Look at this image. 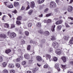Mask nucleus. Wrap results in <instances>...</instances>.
Instances as JSON below:
<instances>
[{
  "instance_id": "obj_24",
  "label": "nucleus",
  "mask_w": 73,
  "mask_h": 73,
  "mask_svg": "<svg viewBox=\"0 0 73 73\" xmlns=\"http://www.w3.org/2000/svg\"><path fill=\"white\" fill-rule=\"evenodd\" d=\"M45 0H38V3L39 4H42L43 3H44Z\"/></svg>"
},
{
  "instance_id": "obj_61",
  "label": "nucleus",
  "mask_w": 73,
  "mask_h": 73,
  "mask_svg": "<svg viewBox=\"0 0 73 73\" xmlns=\"http://www.w3.org/2000/svg\"><path fill=\"white\" fill-rule=\"evenodd\" d=\"M69 24H70V25H73V21H72L71 22H70L69 23Z\"/></svg>"
},
{
  "instance_id": "obj_62",
  "label": "nucleus",
  "mask_w": 73,
  "mask_h": 73,
  "mask_svg": "<svg viewBox=\"0 0 73 73\" xmlns=\"http://www.w3.org/2000/svg\"><path fill=\"white\" fill-rule=\"evenodd\" d=\"M27 73H32V72L31 71H28L27 72Z\"/></svg>"
},
{
  "instance_id": "obj_26",
  "label": "nucleus",
  "mask_w": 73,
  "mask_h": 73,
  "mask_svg": "<svg viewBox=\"0 0 73 73\" xmlns=\"http://www.w3.org/2000/svg\"><path fill=\"white\" fill-rule=\"evenodd\" d=\"M33 10L31 9L28 12V14L29 15H32V12H33Z\"/></svg>"
},
{
  "instance_id": "obj_47",
  "label": "nucleus",
  "mask_w": 73,
  "mask_h": 73,
  "mask_svg": "<svg viewBox=\"0 0 73 73\" xmlns=\"http://www.w3.org/2000/svg\"><path fill=\"white\" fill-rule=\"evenodd\" d=\"M52 21L50 19H48L47 21V22L48 23H51Z\"/></svg>"
},
{
  "instance_id": "obj_43",
  "label": "nucleus",
  "mask_w": 73,
  "mask_h": 73,
  "mask_svg": "<svg viewBox=\"0 0 73 73\" xmlns=\"http://www.w3.org/2000/svg\"><path fill=\"white\" fill-rule=\"evenodd\" d=\"M26 63H27L26 62V61H24L22 62V64L24 65H26Z\"/></svg>"
},
{
  "instance_id": "obj_53",
  "label": "nucleus",
  "mask_w": 73,
  "mask_h": 73,
  "mask_svg": "<svg viewBox=\"0 0 73 73\" xmlns=\"http://www.w3.org/2000/svg\"><path fill=\"white\" fill-rule=\"evenodd\" d=\"M17 62H19L20 61V59L19 58H18L16 59V60Z\"/></svg>"
},
{
  "instance_id": "obj_41",
  "label": "nucleus",
  "mask_w": 73,
  "mask_h": 73,
  "mask_svg": "<svg viewBox=\"0 0 73 73\" xmlns=\"http://www.w3.org/2000/svg\"><path fill=\"white\" fill-rule=\"evenodd\" d=\"M38 33H40V34H42L43 33V32L42 30H39L38 31Z\"/></svg>"
},
{
  "instance_id": "obj_33",
  "label": "nucleus",
  "mask_w": 73,
  "mask_h": 73,
  "mask_svg": "<svg viewBox=\"0 0 73 73\" xmlns=\"http://www.w3.org/2000/svg\"><path fill=\"white\" fill-rule=\"evenodd\" d=\"M51 40L52 41L55 40V37L54 36H52L51 38Z\"/></svg>"
},
{
  "instance_id": "obj_13",
  "label": "nucleus",
  "mask_w": 73,
  "mask_h": 73,
  "mask_svg": "<svg viewBox=\"0 0 73 73\" xmlns=\"http://www.w3.org/2000/svg\"><path fill=\"white\" fill-rule=\"evenodd\" d=\"M44 34H45V35L46 36H48L49 35V32L48 31H45L44 33Z\"/></svg>"
},
{
  "instance_id": "obj_23",
  "label": "nucleus",
  "mask_w": 73,
  "mask_h": 73,
  "mask_svg": "<svg viewBox=\"0 0 73 73\" xmlns=\"http://www.w3.org/2000/svg\"><path fill=\"white\" fill-rule=\"evenodd\" d=\"M2 65L3 67H6L7 65V63L6 62H4L3 63Z\"/></svg>"
},
{
  "instance_id": "obj_27",
  "label": "nucleus",
  "mask_w": 73,
  "mask_h": 73,
  "mask_svg": "<svg viewBox=\"0 0 73 73\" xmlns=\"http://www.w3.org/2000/svg\"><path fill=\"white\" fill-rule=\"evenodd\" d=\"M62 28V26L61 25H58L57 27V30H60L61 28Z\"/></svg>"
},
{
  "instance_id": "obj_37",
  "label": "nucleus",
  "mask_w": 73,
  "mask_h": 73,
  "mask_svg": "<svg viewBox=\"0 0 73 73\" xmlns=\"http://www.w3.org/2000/svg\"><path fill=\"white\" fill-rule=\"evenodd\" d=\"M61 66L62 67V69H66V65H62Z\"/></svg>"
},
{
  "instance_id": "obj_42",
  "label": "nucleus",
  "mask_w": 73,
  "mask_h": 73,
  "mask_svg": "<svg viewBox=\"0 0 73 73\" xmlns=\"http://www.w3.org/2000/svg\"><path fill=\"white\" fill-rule=\"evenodd\" d=\"M43 68L45 69H47L48 68V66L47 65H45L44 66Z\"/></svg>"
},
{
  "instance_id": "obj_49",
  "label": "nucleus",
  "mask_w": 73,
  "mask_h": 73,
  "mask_svg": "<svg viewBox=\"0 0 73 73\" xmlns=\"http://www.w3.org/2000/svg\"><path fill=\"white\" fill-rule=\"evenodd\" d=\"M48 8H46V9H45L44 10V12H45L46 13V12H47L48 11Z\"/></svg>"
},
{
  "instance_id": "obj_14",
  "label": "nucleus",
  "mask_w": 73,
  "mask_h": 73,
  "mask_svg": "<svg viewBox=\"0 0 73 73\" xmlns=\"http://www.w3.org/2000/svg\"><path fill=\"white\" fill-rule=\"evenodd\" d=\"M64 38L65 40H66V41H67V40H68L69 39V38H70V37L68 36H64Z\"/></svg>"
},
{
  "instance_id": "obj_1",
  "label": "nucleus",
  "mask_w": 73,
  "mask_h": 73,
  "mask_svg": "<svg viewBox=\"0 0 73 73\" xmlns=\"http://www.w3.org/2000/svg\"><path fill=\"white\" fill-rule=\"evenodd\" d=\"M56 6V3L53 1L51 2L50 3V8L51 9L53 8Z\"/></svg>"
},
{
  "instance_id": "obj_60",
  "label": "nucleus",
  "mask_w": 73,
  "mask_h": 73,
  "mask_svg": "<svg viewBox=\"0 0 73 73\" xmlns=\"http://www.w3.org/2000/svg\"><path fill=\"white\" fill-rule=\"evenodd\" d=\"M56 69L58 71H60V68H59V67L56 68Z\"/></svg>"
},
{
  "instance_id": "obj_57",
  "label": "nucleus",
  "mask_w": 73,
  "mask_h": 73,
  "mask_svg": "<svg viewBox=\"0 0 73 73\" xmlns=\"http://www.w3.org/2000/svg\"><path fill=\"white\" fill-rule=\"evenodd\" d=\"M15 28V25L13 24L11 25V28Z\"/></svg>"
},
{
  "instance_id": "obj_25",
  "label": "nucleus",
  "mask_w": 73,
  "mask_h": 73,
  "mask_svg": "<svg viewBox=\"0 0 73 73\" xmlns=\"http://www.w3.org/2000/svg\"><path fill=\"white\" fill-rule=\"evenodd\" d=\"M55 12H56L57 13H60V9L58 8L55 9Z\"/></svg>"
},
{
  "instance_id": "obj_19",
  "label": "nucleus",
  "mask_w": 73,
  "mask_h": 73,
  "mask_svg": "<svg viewBox=\"0 0 73 73\" xmlns=\"http://www.w3.org/2000/svg\"><path fill=\"white\" fill-rule=\"evenodd\" d=\"M38 70V68H34L33 69L32 72L33 73H35Z\"/></svg>"
},
{
  "instance_id": "obj_54",
  "label": "nucleus",
  "mask_w": 73,
  "mask_h": 73,
  "mask_svg": "<svg viewBox=\"0 0 73 73\" xmlns=\"http://www.w3.org/2000/svg\"><path fill=\"white\" fill-rule=\"evenodd\" d=\"M4 3L6 6H7V5L8 4V2H4Z\"/></svg>"
},
{
  "instance_id": "obj_6",
  "label": "nucleus",
  "mask_w": 73,
  "mask_h": 73,
  "mask_svg": "<svg viewBox=\"0 0 73 73\" xmlns=\"http://www.w3.org/2000/svg\"><path fill=\"white\" fill-rule=\"evenodd\" d=\"M56 53L58 55H60L61 54V50L59 49H57L56 51Z\"/></svg>"
},
{
  "instance_id": "obj_10",
  "label": "nucleus",
  "mask_w": 73,
  "mask_h": 73,
  "mask_svg": "<svg viewBox=\"0 0 73 73\" xmlns=\"http://www.w3.org/2000/svg\"><path fill=\"white\" fill-rule=\"evenodd\" d=\"M35 3L34 1H32L31 3V7L32 8H33L35 7Z\"/></svg>"
},
{
  "instance_id": "obj_15",
  "label": "nucleus",
  "mask_w": 73,
  "mask_h": 73,
  "mask_svg": "<svg viewBox=\"0 0 73 73\" xmlns=\"http://www.w3.org/2000/svg\"><path fill=\"white\" fill-rule=\"evenodd\" d=\"M62 60L64 62H65L66 61V58L65 57H63L62 58Z\"/></svg>"
},
{
  "instance_id": "obj_45",
  "label": "nucleus",
  "mask_w": 73,
  "mask_h": 73,
  "mask_svg": "<svg viewBox=\"0 0 73 73\" xmlns=\"http://www.w3.org/2000/svg\"><path fill=\"white\" fill-rule=\"evenodd\" d=\"M15 73V71L13 70H10V73Z\"/></svg>"
},
{
  "instance_id": "obj_35",
  "label": "nucleus",
  "mask_w": 73,
  "mask_h": 73,
  "mask_svg": "<svg viewBox=\"0 0 73 73\" xmlns=\"http://www.w3.org/2000/svg\"><path fill=\"white\" fill-rule=\"evenodd\" d=\"M25 33L26 36H29V32L28 31H26L25 32Z\"/></svg>"
},
{
  "instance_id": "obj_48",
  "label": "nucleus",
  "mask_w": 73,
  "mask_h": 73,
  "mask_svg": "<svg viewBox=\"0 0 73 73\" xmlns=\"http://www.w3.org/2000/svg\"><path fill=\"white\" fill-rule=\"evenodd\" d=\"M31 49V45H29L27 47V50H29L30 49Z\"/></svg>"
},
{
  "instance_id": "obj_3",
  "label": "nucleus",
  "mask_w": 73,
  "mask_h": 73,
  "mask_svg": "<svg viewBox=\"0 0 73 73\" xmlns=\"http://www.w3.org/2000/svg\"><path fill=\"white\" fill-rule=\"evenodd\" d=\"M16 36V34L15 33H11L10 35V37L11 38H13Z\"/></svg>"
},
{
  "instance_id": "obj_4",
  "label": "nucleus",
  "mask_w": 73,
  "mask_h": 73,
  "mask_svg": "<svg viewBox=\"0 0 73 73\" xmlns=\"http://www.w3.org/2000/svg\"><path fill=\"white\" fill-rule=\"evenodd\" d=\"M67 10L69 12H72L73 10V7L72 6L69 5L68 7Z\"/></svg>"
},
{
  "instance_id": "obj_30",
  "label": "nucleus",
  "mask_w": 73,
  "mask_h": 73,
  "mask_svg": "<svg viewBox=\"0 0 73 73\" xmlns=\"http://www.w3.org/2000/svg\"><path fill=\"white\" fill-rule=\"evenodd\" d=\"M5 28H8L9 27V25L8 23H5L4 25Z\"/></svg>"
},
{
  "instance_id": "obj_34",
  "label": "nucleus",
  "mask_w": 73,
  "mask_h": 73,
  "mask_svg": "<svg viewBox=\"0 0 73 73\" xmlns=\"http://www.w3.org/2000/svg\"><path fill=\"white\" fill-rule=\"evenodd\" d=\"M22 17L21 16H19L17 18V20H21Z\"/></svg>"
},
{
  "instance_id": "obj_7",
  "label": "nucleus",
  "mask_w": 73,
  "mask_h": 73,
  "mask_svg": "<svg viewBox=\"0 0 73 73\" xmlns=\"http://www.w3.org/2000/svg\"><path fill=\"white\" fill-rule=\"evenodd\" d=\"M24 57L27 60L30 58V55L28 54H25L24 55Z\"/></svg>"
},
{
  "instance_id": "obj_11",
  "label": "nucleus",
  "mask_w": 73,
  "mask_h": 73,
  "mask_svg": "<svg viewBox=\"0 0 73 73\" xmlns=\"http://www.w3.org/2000/svg\"><path fill=\"white\" fill-rule=\"evenodd\" d=\"M62 20H60V21H58L56 22V24L57 25H59V24H62Z\"/></svg>"
},
{
  "instance_id": "obj_36",
  "label": "nucleus",
  "mask_w": 73,
  "mask_h": 73,
  "mask_svg": "<svg viewBox=\"0 0 73 73\" xmlns=\"http://www.w3.org/2000/svg\"><path fill=\"white\" fill-rule=\"evenodd\" d=\"M32 23H29L28 24V27H32Z\"/></svg>"
},
{
  "instance_id": "obj_46",
  "label": "nucleus",
  "mask_w": 73,
  "mask_h": 73,
  "mask_svg": "<svg viewBox=\"0 0 73 73\" xmlns=\"http://www.w3.org/2000/svg\"><path fill=\"white\" fill-rule=\"evenodd\" d=\"M28 6L26 8V11H27V10L29 9L30 8V7H29V5L28 4Z\"/></svg>"
},
{
  "instance_id": "obj_21",
  "label": "nucleus",
  "mask_w": 73,
  "mask_h": 73,
  "mask_svg": "<svg viewBox=\"0 0 73 73\" xmlns=\"http://www.w3.org/2000/svg\"><path fill=\"white\" fill-rule=\"evenodd\" d=\"M53 48H50L48 49V52H50V53H52V52H53Z\"/></svg>"
},
{
  "instance_id": "obj_52",
  "label": "nucleus",
  "mask_w": 73,
  "mask_h": 73,
  "mask_svg": "<svg viewBox=\"0 0 73 73\" xmlns=\"http://www.w3.org/2000/svg\"><path fill=\"white\" fill-rule=\"evenodd\" d=\"M21 42L23 44H24L25 43V42L24 40H22L21 41Z\"/></svg>"
},
{
  "instance_id": "obj_63",
  "label": "nucleus",
  "mask_w": 73,
  "mask_h": 73,
  "mask_svg": "<svg viewBox=\"0 0 73 73\" xmlns=\"http://www.w3.org/2000/svg\"><path fill=\"white\" fill-rule=\"evenodd\" d=\"M67 73H73V72L71 71H69L67 72Z\"/></svg>"
},
{
  "instance_id": "obj_39",
  "label": "nucleus",
  "mask_w": 73,
  "mask_h": 73,
  "mask_svg": "<svg viewBox=\"0 0 73 73\" xmlns=\"http://www.w3.org/2000/svg\"><path fill=\"white\" fill-rule=\"evenodd\" d=\"M16 23L17 25H20L21 24L20 21H16Z\"/></svg>"
},
{
  "instance_id": "obj_32",
  "label": "nucleus",
  "mask_w": 73,
  "mask_h": 73,
  "mask_svg": "<svg viewBox=\"0 0 73 73\" xmlns=\"http://www.w3.org/2000/svg\"><path fill=\"white\" fill-rule=\"evenodd\" d=\"M3 73H8V70L6 69H4L3 72Z\"/></svg>"
},
{
  "instance_id": "obj_22",
  "label": "nucleus",
  "mask_w": 73,
  "mask_h": 73,
  "mask_svg": "<svg viewBox=\"0 0 73 73\" xmlns=\"http://www.w3.org/2000/svg\"><path fill=\"white\" fill-rule=\"evenodd\" d=\"M69 42L70 44H73V37H72L71 40L69 41Z\"/></svg>"
},
{
  "instance_id": "obj_64",
  "label": "nucleus",
  "mask_w": 73,
  "mask_h": 73,
  "mask_svg": "<svg viewBox=\"0 0 73 73\" xmlns=\"http://www.w3.org/2000/svg\"><path fill=\"white\" fill-rule=\"evenodd\" d=\"M70 64H71V65H73V61H71L70 62Z\"/></svg>"
},
{
  "instance_id": "obj_28",
  "label": "nucleus",
  "mask_w": 73,
  "mask_h": 73,
  "mask_svg": "<svg viewBox=\"0 0 73 73\" xmlns=\"http://www.w3.org/2000/svg\"><path fill=\"white\" fill-rule=\"evenodd\" d=\"M7 7L9 8H13V5L12 4H11L10 5H8Z\"/></svg>"
},
{
  "instance_id": "obj_20",
  "label": "nucleus",
  "mask_w": 73,
  "mask_h": 73,
  "mask_svg": "<svg viewBox=\"0 0 73 73\" xmlns=\"http://www.w3.org/2000/svg\"><path fill=\"white\" fill-rule=\"evenodd\" d=\"M11 52V50L10 49L7 50L5 51V53L7 54H8V53H9Z\"/></svg>"
},
{
  "instance_id": "obj_29",
  "label": "nucleus",
  "mask_w": 73,
  "mask_h": 73,
  "mask_svg": "<svg viewBox=\"0 0 73 73\" xmlns=\"http://www.w3.org/2000/svg\"><path fill=\"white\" fill-rule=\"evenodd\" d=\"M36 26L37 27H40L41 26V25L40 23H38L36 24Z\"/></svg>"
},
{
  "instance_id": "obj_40",
  "label": "nucleus",
  "mask_w": 73,
  "mask_h": 73,
  "mask_svg": "<svg viewBox=\"0 0 73 73\" xmlns=\"http://www.w3.org/2000/svg\"><path fill=\"white\" fill-rule=\"evenodd\" d=\"M59 66H58V64L57 63L55 64V67L56 69V68H58Z\"/></svg>"
},
{
  "instance_id": "obj_58",
  "label": "nucleus",
  "mask_w": 73,
  "mask_h": 73,
  "mask_svg": "<svg viewBox=\"0 0 73 73\" xmlns=\"http://www.w3.org/2000/svg\"><path fill=\"white\" fill-rule=\"evenodd\" d=\"M8 15L9 16L10 18H11L12 17V15H11L10 14H8Z\"/></svg>"
},
{
  "instance_id": "obj_51",
  "label": "nucleus",
  "mask_w": 73,
  "mask_h": 73,
  "mask_svg": "<svg viewBox=\"0 0 73 73\" xmlns=\"http://www.w3.org/2000/svg\"><path fill=\"white\" fill-rule=\"evenodd\" d=\"M65 25L66 27H70V26H69V25H68V24H67L66 23H65Z\"/></svg>"
},
{
  "instance_id": "obj_12",
  "label": "nucleus",
  "mask_w": 73,
  "mask_h": 73,
  "mask_svg": "<svg viewBox=\"0 0 73 73\" xmlns=\"http://www.w3.org/2000/svg\"><path fill=\"white\" fill-rule=\"evenodd\" d=\"M8 66L9 67V68H13L14 66L13 64H9L8 65Z\"/></svg>"
},
{
  "instance_id": "obj_5",
  "label": "nucleus",
  "mask_w": 73,
  "mask_h": 73,
  "mask_svg": "<svg viewBox=\"0 0 73 73\" xmlns=\"http://www.w3.org/2000/svg\"><path fill=\"white\" fill-rule=\"evenodd\" d=\"M36 60L38 62H41L42 60V58L39 56H38L36 57Z\"/></svg>"
},
{
  "instance_id": "obj_38",
  "label": "nucleus",
  "mask_w": 73,
  "mask_h": 73,
  "mask_svg": "<svg viewBox=\"0 0 73 73\" xmlns=\"http://www.w3.org/2000/svg\"><path fill=\"white\" fill-rule=\"evenodd\" d=\"M53 60L54 61H57V58L56 57H54L53 58Z\"/></svg>"
},
{
  "instance_id": "obj_44",
  "label": "nucleus",
  "mask_w": 73,
  "mask_h": 73,
  "mask_svg": "<svg viewBox=\"0 0 73 73\" xmlns=\"http://www.w3.org/2000/svg\"><path fill=\"white\" fill-rule=\"evenodd\" d=\"M3 57L1 56H0V62H2V61H3Z\"/></svg>"
},
{
  "instance_id": "obj_31",
  "label": "nucleus",
  "mask_w": 73,
  "mask_h": 73,
  "mask_svg": "<svg viewBox=\"0 0 73 73\" xmlns=\"http://www.w3.org/2000/svg\"><path fill=\"white\" fill-rule=\"evenodd\" d=\"M16 66L17 68H20V64L19 63H16Z\"/></svg>"
},
{
  "instance_id": "obj_2",
  "label": "nucleus",
  "mask_w": 73,
  "mask_h": 73,
  "mask_svg": "<svg viewBox=\"0 0 73 73\" xmlns=\"http://www.w3.org/2000/svg\"><path fill=\"white\" fill-rule=\"evenodd\" d=\"M52 45L55 49H57L58 48L59 46L58 44L56 42H53Z\"/></svg>"
},
{
  "instance_id": "obj_18",
  "label": "nucleus",
  "mask_w": 73,
  "mask_h": 73,
  "mask_svg": "<svg viewBox=\"0 0 73 73\" xmlns=\"http://www.w3.org/2000/svg\"><path fill=\"white\" fill-rule=\"evenodd\" d=\"M38 70V68H34L33 69L32 72L33 73H35Z\"/></svg>"
},
{
  "instance_id": "obj_17",
  "label": "nucleus",
  "mask_w": 73,
  "mask_h": 73,
  "mask_svg": "<svg viewBox=\"0 0 73 73\" xmlns=\"http://www.w3.org/2000/svg\"><path fill=\"white\" fill-rule=\"evenodd\" d=\"M55 27H56V26L54 25H52V26L51 31L53 32H54V28H55Z\"/></svg>"
},
{
  "instance_id": "obj_8",
  "label": "nucleus",
  "mask_w": 73,
  "mask_h": 73,
  "mask_svg": "<svg viewBox=\"0 0 73 73\" xmlns=\"http://www.w3.org/2000/svg\"><path fill=\"white\" fill-rule=\"evenodd\" d=\"M0 37L3 38H5L7 37V36L5 34H1L0 35Z\"/></svg>"
},
{
  "instance_id": "obj_9",
  "label": "nucleus",
  "mask_w": 73,
  "mask_h": 73,
  "mask_svg": "<svg viewBox=\"0 0 73 73\" xmlns=\"http://www.w3.org/2000/svg\"><path fill=\"white\" fill-rule=\"evenodd\" d=\"M46 58L47 60H48V59H49V60H50V58H51V56L49 54H46Z\"/></svg>"
},
{
  "instance_id": "obj_55",
  "label": "nucleus",
  "mask_w": 73,
  "mask_h": 73,
  "mask_svg": "<svg viewBox=\"0 0 73 73\" xmlns=\"http://www.w3.org/2000/svg\"><path fill=\"white\" fill-rule=\"evenodd\" d=\"M41 41L42 43H45V40H42Z\"/></svg>"
},
{
  "instance_id": "obj_59",
  "label": "nucleus",
  "mask_w": 73,
  "mask_h": 73,
  "mask_svg": "<svg viewBox=\"0 0 73 73\" xmlns=\"http://www.w3.org/2000/svg\"><path fill=\"white\" fill-rule=\"evenodd\" d=\"M24 9H25V8L23 6L21 9V10L23 11V10H24Z\"/></svg>"
},
{
  "instance_id": "obj_56",
  "label": "nucleus",
  "mask_w": 73,
  "mask_h": 73,
  "mask_svg": "<svg viewBox=\"0 0 73 73\" xmlns=\"http://www.w3.org/2000/svg\"><path fill=\"white\" fill-rule=\"evenodd\" d=\"M68 19H70L72 20H73V17H68Z\"/></svg>"
},
{
  "instance_id": "obj_50",
  "label": "nucleus",
  "mask_w": 73,
  "mask_h": 73,
  "mask_svg": "<svg viewBox=\"0 0 73 73\" xmlns=\"http://www.w3.org/2000/svg\"><path fill=\"white\" fill-rule=\"evenodd\" d=\"M51 15H52V13H51L50 14H48L46 15V17H49V16H51Z\"/></svg>"
},
{
  "instance_id": "obj_16",
  "label": "nucleus",
  "mask_w": 73,
  "mask_h": 73,
  "mask_svg": "<svg viewBox=\"0 0 73 73\" xmlns=\"http://www.w3.org/2000/svg\"><path fill=\"white\" fill-rule=\"evenodd\" d=\"M14 5L15 7H17L19 5V3L18 2H15L14 3Z\"/></svg>"
}]
</instances>
